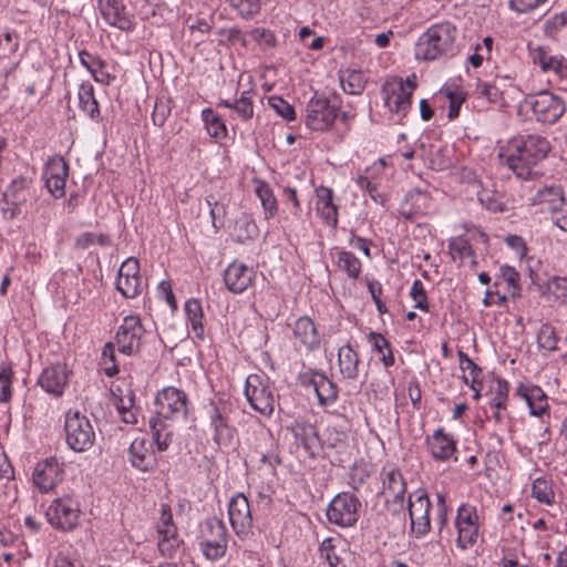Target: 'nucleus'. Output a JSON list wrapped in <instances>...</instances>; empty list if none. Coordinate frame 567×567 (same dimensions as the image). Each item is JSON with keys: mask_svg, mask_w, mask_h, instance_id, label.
<instances>
[{"mask_svg": "<svg viewBox=\"0 0 567 567\" xmlns=\"http://www.w3.org/2000/svg\"><path fill=\"white\" fill-rule=\"evenodd\" d=\"M550 151L549 142L537 134L519 135L507 142L499 150V158L514 174L527 179L533 168L544 159Z\"/></svg>", "mask_w": 567, "mask_h": 567, "instance_id": "nucleus-1", "label": "nucleus"}, {"mask_svg": "<svg viewBox=\"0 0 567 567\" xmlns=\"http://www.w3.org/2000/svg\"><path fill=\"white\" fill-rule=\"evenodd\" d=\"M457 28L452 22L444 21L431 25L416 42V59L434 61L453 56L457 52Z\"/></svg>", "mask_w": 567, "mask_h": 567, "instance_id": "nucleus-2", "label": "nucleus"}, {"mask_svg": "<svg viewBox=\"0 0 567 567\" xmlns=\"http://www.w3.org/2000/svg\"><path fill=\"white\" fill-rule=\"evenodd\" d=\"M68 446L78 453L89 451L95 441V432L90 420L79 411H68L64 420Z\"/></svg>", "mask_w": 567, "mask_h": 567, "instance_id": "nucleus-3", "label": "nucleus"}, {"mask_svg": "<svg viewBox=\"0 0 567 567\" xmlns=\"http://www.w3.org/2000/svg\"><path fill=\"white\" fill-rule=\"evenodd\" d=\"M245 396L250 406L264 416H270L275 410L276 395L268 378L250 374L246 379Z\"/></svg>", "mask_w": 567, "mask_h": 567, "instance_id": "nucleus-4", "label": "nucleus"}, {"mask_svg": "<svg viewBox=\"0 0 567 567\" xmlns=\"http://www.w3.org/2000/svg\"><path fill=\"white\" fill-rule=\"evenodd\" d=\"M200 549L209 560L221 558L228 547L225 523L217 517L207 518L202 526Z\"/></svg>", "mask_w": 567, "mask_h": 567, "instance_id": "nucleus-5", "label": "nucleus"}, {"mask_svg": "<svg viewBox=\"0 0 567 567\" xmlns=\"http://www.w3.org/2000/svg\"><path fill=\"white\" fill-rule=\"evenodd\" d=\"M233 404L221 396L212 400L208 404V416L214 430L213 440L217 445L228 446L235 435V429L229 424Z\"/></svg>", "mask_w": 567, "mask_h": 567, "instance_id": "nucleus-6", "label": "nucleus"}, {"mask_svg": "<svg viewBox=\"0 0 567 567\" xmlns=\"http://www.w3.org/2000/svg\"><path fill=\"white\" fill-rule=\"evenodd\" d=\"M360 499L349 492H343L332 498L326 514L329 523L340 527H351L360 517Z\"/></svg>", "mask_w": 567, "mask_h": 567, "instance_id": "nucleus-7", "label": "nucleus"}, {"mask_svg": "<svg viewBox=\"0 0 567 567\" xmlns=\"http://www.w3.org/2000/svg\"><path fill=\"white\" fill-rule=\"evenodd\" d=\"M156 413L155 420H185L188 413L187 394L175 386H167L155 396Z\"/></svg>", "mask_w": 567, "mask_h": 567, "instance_id": "nucleus-8", "label": "nucleus"}, {"mask_svg": "<svg viewBox=\"0 0 567 567\" xmlns=\"http://www.w3.org/2000/svg\"><path fill=\"white\" fill-rule=\"evenodd\" d=\"M48 522L61 530H72L79 524L80 504L70 495L55 498L48 507Z\"/></svg>", "mask_w": 567, "mask_h": 567, "instance_id": "nucleus-9", "label": "nucleus"}, {"mask_svg": "<svg viewBox=\"0 0 567 567\" xmlns=\"http://www.w3.org/2000/svg\"><path fill=\"white\" fill-rule=\"evenodd\" d=\"M415 87L414 78H408L405 82L400 78L388 80L382 89L385 105L391 112L405 115L411 107Z\"/></svg>", "mask_w": 567, "mask_h": 567, "instance_id": "nucleus-10", "label": "nucleus"}, {"mask_svg": "<svg viewBox=\"0 0 567 567\" xmlns=\"http://www.w3.org/2000/svg\"><path fill=\"white\" fill-rule=\"evenodd\" d=\"M305 123L312 131L329 128L338 116V106L324 96L315 95L307 104Z\"/></svg>", "mask_w": 567, "mask_h": 567, "instance_id": "nucleus-11", "label": "nucleus"}, {"mask_svg": "<svg viewBox=\"0 0 567 567\" xmlns=\"http://www.w3.org/2000/svg\"><path fill=\"white\" fill-rule=\"evenodd\" d=\"M526 103L530 106L536 120L542 123L554 124L566 110L564 101L547 91L529 96Z\"/></svg>", "mask_w": 567, "mask_h": 567, "instance_id": "nucleus-12", "label": "nucleus"}, {"mask_svg": "<svg viewBox=\"0 0 567 567\" xmlns=\"http://www.w3.org/2000/svg\"><path fill=\"white\" fill-rule=\"evenodd\" d=\"M455 526L457 528V546L462 549L472 547L478 537L480 518L475 506L462 504L457 508Z\"/></svg>", "mask_w": 567, "mask_h": 567, "instance_id": "nucleus-13", "label": "nucleus"}, {"mask_svg": "<svg viewBox=\"0 0 567 567\" xmlns=\"http://www.w3.org/2000/svg\"><path fill=\"white\" fill-rule=\"evenodd\" d=\"M145 329L137 316H127L120 326L116 333V344L118 351L126 355L137 353L142 346Z\"/></svg>", "mask_w": 567, "mask_h": 567, "instance_id": "nucleus-14", "label": "nucleus"}, {"mask_svg": "<svg viewBox=\"0 0 567 567\" xmlns=\"http://www.w3.org/2000/svg\"><path fill=\"white\" fill-rule=\"evenodd\" d=\"M409 516L411 520L412 533L416 537H422L430 532V509L431 502L424 491H416L410 494L408 502Z\"/></svg>", "mask_w": 567, "mask_h": 567, "instance_id": "nucleus-15", "label": "nucleus"}, {"mask_svg": "<svg viewBox=\"0 0 567 567\" xmlns=\"http://www.w3.org/2000/svg\"><path fill=\"white\" fill-rule=\"evenodd\" d=\"M382 482V496L386 503L392 502L401 509L403 508L406 482L401 471L393 466H384L380 473Z\"/></svg>", "mask_w": 567, "mask_h": 567, "instance_id": "nucleus-16", "label": "nucleus"}, {"mask_svg": "<svg viewBox=\"0 0 567 567\" xmlns=\"http://www.w3.org/2000/svg\"><path fill=\"white\" fill-rule=\"evenodd\" d=\"M228 516L235 534L244 538L252 528V516L247 497L243 493L231 497L228 504Z\"/></svg>", "mask_w": 567, "mask_h": 567, "instance_id": "nucleus-17", "label": "nucleus"}, {"mask_svg": "<svg viewBox=\"0 0 567 567\" xmlns=\"http://www.w3.org/2000/svg\"><path fill=\"white\" fill-rule=\"evenodd\" d=\"M97 7L110 25L124 32L135 29L134 17L127 11L123 0H97Z\"/></svg>", "mask_w": 567, "mask_h": 567, "instance_id": "nucleus-18", "label": "nucleus"}, {"mask_svg": "<svg viewBox=\"0 0 567 567\" xmlns=\"http://www.w3.org/2000/svg\"><path fill=\"white\" fill-rule=\"evenodd\" d=\"M69 176L68 163L61 156L48 161L43 177L49 193L54 198H61L65 194V183Z\"/></svg>", "mask_w": 567, "mask_h": 567, "instance_id": "nucleus-19", "label": "nucleus"}, {"mask_svg": "<svg viewBox=\"0 0 567 567\" xmlns=\"http://www.w3.org/2000/svg\"><path fill=\"white\" fill-rule=\"evenodd\" d=\"M32 480L41 492H49L62 482L63 470L56 458H45L35 465Z\"/></svg>", "mask_w": 567, "mask_h": 567, "instance_id": "nucleus-20", "label": "nucleus"}, {"mask_svg": "<svg viewBox=\"0 0 567 567\" xmlns=\"http://www.w3.org/2000/svg\"><path fill=\"white\" fill-rule=\"evenodd\" d=\"M301 383L311 385L321 406L333 404L338 399V386L321 372H306L301 375Z\"/></svg>", "mask_w": 567, "mask_h": 567, "instance_id": "nucleus-21", "label": "nucleus"}, {"mask_svg": "<svg viewBox=\"0 0 567 567\" xmlns=\"http://www.w3.org/2000/svg\"><path fill=\"white\" fill-rule=\"evenodd\" d=\"M530 204L538 207L540 212L549 213L553 216L566 206L563 187L559 185H551L539 188L530 198Z\"/></svg>", "mask_w": 567, "mask_h": 567, "instance_id": "nucleus-22", "label": "nucleus"}, {"mask_svg": "<svg viewBox=\"0 0 567 567\" xmlns=\"http://www.w3.org/2000/svg\"><path fill=\"white\" fill-rule=\"evenodd\" d=\"M128 461L141 472H152L157 465L151 444L144 437H136L132 441L128 447Z\"/></svg>", "mask_w": 567, "mask_h": 567, "instance_id": "nucleus-23", "label": "nucleus"}, {"mask_svg": "<svg viewBox=\"0 0 567 567\" xmlns=\"http://www.w3.org/2000/svg\"><path fill=\"white\" fill-rule=\"evenodd\" d=\"M69 379V370L63 363H55L45 368L39 380V385L48 393L60 396L62 395Z\"/></svg>", "mask_w": 567, "mask_h": 567, "instance_id": "nucleus-24", "label": "nucleus"}, {"mask_svg": "<svg viewBox=\"0 0 567 567\" xmlns=\"http://www.w3.org/2000/svg\"><path fill=\"white\" fill-rule=\"evenodd\" d=\"M256 272L244 264L231 262L224 271V281L227 289L234 293H241L254 282Z\"/></svg>", "mask_w": 567, "mask_h": 567, "instance_id": "nucleus-25", "label": "nucleus"}, {"mask_svg": "<svg viewBox=\"0 0 567 567\" xmlns=\"http://www.w3.org/2000/svg\"><path fill=\"white\" fill-rule=\"evenodd\" d=\"M32 179L27 176H19L11 181L6 192L3 200L13 207L12 216L16 215L20 207L25 205L31 197Z\"/></svg>", "mask_w": 567, "mask_h": 567, "instance_id": "nucleus-26", "label": "nucleus"}, {"mask_svg": "<svg viewBox=\"0 0 567 567\" xmlns=\"http://www.w3.org/2000/svg\"><path fill=\"white\" fill-rule=\"evenodd\" d=\"M515 395L524 399L529 408L530 414L542 416L548 411L547 395L544 390L534 384H519Z\"/></svg>", "mask_w": 567, "mask_h": 567, "instance_id": "nucleus-27", "label": "nucleus"}, {"mask_svg": "<svg viewBox=\"0 0 567 567\" xmlns=\"http://www.w3.org/2000/svg\"><path fill=\"white\" fill-rule=\"evenodd\" d=\"M316 210L328 226L337 228L338 206L333 203V190L331 188L319 186L316 189Z\"/></svg>", "mask_w": 567, "mask_h": 567, "instance_id": "nucleus-28", "label": "nucleus"}, {"mask_svg": "<svg viewBox=\"0 0 567 567\" xmlns=\"http://www.w3.org/2000/svg\"><path fill=\"white\" fill-rule=\"evenodd\" d=\"M293 338L300 347L307 351L317 349L320 344V334L315 322L307 316L296 320L293 326Z\"/></svg>", "mask_w": 567, "mask_h": 567, "instance_id": "nucleus-29", "label": "nucleus"}, {"mask_svg": "<svg viewBox=\"0 0 567 567\" xmlns=\"http://www.w3.org/2000/svg\"><path fill=\"white\" fill-rule=\"evenodd\" d=\"M427 446L433 458L437 461H450L456 453V442L452 435L439 429L427 439Z\"/></svg>", "mask_w": 567, "mask_h": 567, "instance_id": "nucleus-30", "label": "nucleus"}, {"mask_svg": "<svg viewBox=\"0 0 567 567\" xmlns=\"http://www.w3.org/2000/svg\"><path fill=\"white\" fill-rule=\"evenodd\" d=\"M534 61L543 71L553 72L559 80L567 81V60L565 58L551 55L544 48H538L534 53Z\"/></svg>", "mask_w": 567, "mask_h": 567, "instance_id": "nucleus-31", "label": "nucleus"}, {"mask_svg": "<svg viewBox=\"0 0 567 567\" xmlns=\"http://www.w3.org/2000/svg\"><path fill=\"white\" fill-rule=\"evenodd\" d=\"M338 364L343 378L355 380L359 377V354L349 344L342 346L338 351Z\"/></svg>", "mask_w": 567, "mask_h": 567, "instance_id": "nucleus-32", "label": "nucleus"}, {"mask_svg": "<svg viewBox=\"0 0 567 567\" xmlns=\"http://www.w3.org/2000/svg\"><path fill=\"white\" fill-rule=\"evenodd\" d=\"M339 80L343 91L352 95L361 94L367 84L365 75L359 70L347 69L340 71Z\"/></svg>", "mask_w": 567, "mask_h": 567, "instance_id": "nucleus-33", "label": "nucleus"}, {"mask_svg": "<svg viewBox=\"0 0 567 567\" xmlns=\"http://www.w3.org/2000/svg\"><path fill=\"white\" fill-rule=\"evenodd\" d=\"M79 105L80 109L92 120L100 117L97 101L94 96V87L90 82H83L79 87Z\"/></svg>", "mask_w": 567, "mask_h": 567, "instance_id": "nucleus-34", "label": "nucleus"}, {"mask_svg": "<svg viewBox=\"0 0 567 567\" xmlns=\"http://www.w3.org/2000/svg\"><path fill=\"white\" fill-rule=\"evenodd\" d=\"M157 532L162 536V540H159L158 547L162 551H164L168 542L176 536V527L173 523L172 511L167 504H163L161 507V518Z\"/></svg>", "mask_w": 567, "mask_h": 567, "instance_id": "nucleus-35", "label": "nucleus"}, {"mask_svg": "<svg viewBox=\"0 0 567 567\" xmlns=\"http://www.w3.org/2000/svg\"><path fill=\"white\" fill-rule=\"evenodd\" d=\"M255 193L264 208L265 218H274L278 212V203L271 187L265 182L257 181Z\"/></svg>", "mask_w": 567, "mask_h": 567, "instance_id": "nucleus-36", "label": "nucleus"}, {"mask_svg": "<svg viewBox=\"0 0 567 567\" xmlns=\"http://www.w3.org/2000/svg\"><path fill=\"white\" fill-rule=\"evenodd\" d=\"M368 340L372 346L374 352L380 355V360L385 368L394 364V355L389 340L381 333L371 331L368 334Z\"/></svg>", "mask_w": 567, "mask_h": 567, "instance_id": "nucleus-37", "label": "nucleus"}, {"mask_svg": "<svg viewBox=\"0 0 567 567\" xmlns=\"http://www.w3.org/2000/svg\"><path fill=\"white\" fill-rule=\"evenodd\" d=\"M185 312L192 330L199 339L204 337V312L202 303L197 299H189L185 303Z\"/></svg>", "mask_w": 567, "mask_h": 567, "instance_id": "nucleus-38", "label": "nucleus"}, {"mask_svg": "<svg viewBox=\"0 0 567 567\" xmlns=\"http://www.w3.org/2000/svg\"><path fill=\"white\" fill-rule=\"evenodd\" d=\"M202 117L212 137L223 138L226 136L227 128L225 123L212 109L203 110Z\"/></svg>", "mask_w": 567, "mask_h": 567, "instance_id": "nucleus-39", "label": "nucleus"}, {"mask_svg": "<svg viewBox=\"0 0 567 567\" xmlns=\"http://www.w3.org/2000/svg\"><path fill=\"white\" fill-rule=\"evenodd\" d=\"M338 267L346 271L352 279H357L361 271V262L358 257L351 251H339L338 252Z\"/></svg>", "mask_w": 567, "mask_h": 567, "instance_id": "nucleus-40", "label": "nucleus"}, {"mask_svg": "<svg viewBox=\"0 0 567 567\" xmlns=\"http://www.w3.org/2000/svg\"><path fill=\"white\" fill-rule=\"evenodd\" d=\"M449 254L454 261L463 264L467 257H473L474 251L467 239L463 237L454 238L449 244Z\"/></svg>", "mask_w": 567, "mask_h": 567, "instance_id": "nucleus-41", "label": "nucleus"}, {"mask_svg": "<svg viewBox=\"0 0 567 567\" xmlns=\"http://www.w3.org/2000/svg\"><path fill=\"white\" fill-rule=\"evenodd\" d=\"M150 426L157 450L159 452L166 451L171 443L172 433L166 431L165 422L162 420H151Z\"/></svg>", "mask_w": 567, "mask_h": 567, "instance_id": "nucleus-42", "label": "nucleus"}, {"mask_svg": "<svg viewBox=\"0 0 567 567\" xmlns=\"http://www.w3.org/2000/svg\"><path fill=\"white\" fill-rule=\"evenodd\" d=\"M116 289L125 298H135L142 289L141 277H117Z\"/></svg>", "mask_w": 567, "mask_h": 567, "instance_id": "nucleus-43", "label": "nucleus"}, {"mask_svg": "<svg viewBox=\"0 0 567 567\" xmlns=\"http://www.w3.org/2000/svg\"><path fill=\"white\" fill-rule=\"evenodd\" d=\"M547 290L559 305L567 307V277H553L547 284Z\"/></svg>", "mask_w": 567, "mask_h": 567, "instance_id": "nucleus-44", "label": "nucleus"}, {"mask_svg": "<svg viewBox=\"0 0 567 567\" xmlns=\"http://www.w3.org/2000/svg\"><path fill=\"white\" fill-rule=\"evenodd\" d=\"M537 343L544 350L555 351L558 343L555 328L550 324H543L537 333Z\"/></svg>", "mask_w": 567, "mask_h": 567, "instance_id": "nucleus-45", "label": "nucleus"}, {"mask_svg": "<svg viewBox=\"0 0 567 567\" xmlns=\"http://www.w3.org/2000/svg\"><path fill=\"white\" fill-rule=\"evenodd\" d=\"M93 245L102 247L111 245L110 236L104 234L83 233L75 240V246L80 249H86Z\"/></svg>", "mask_w": 567, "mask_h": 567, "instance_id": "nucleus-46", "label": "nucleus"}, {"mask_svg": "<svg viewBox=\"0 0 567 567\" xmlns=\"http://www.w3.org/2000/svg\"><path fill=\"white\" fill-rule=\"evenodd\" d=\"M101 365L104 373L112 378L118 373V367L115 362V350L112 342H107L102 351Z\"/></svg>", "mask_w": 567, "mask_h": 567, "instance_id": "nucleus-47", "label": "nucleus"}, {"mask_svg": "<svg viewBox=\"0 0 567 567\" xmlns=\"http://www.w3.org/2000/svg\"><path fill=\"white\" fill-rule=\"evenodd\" d=\"M532 495L538 502L551 504L554 502V492L546 480L536 478L533 483Z\"/></svg>", "mask_w": 567, "mask_h": 567, "instance_id": "nucleus-48", "label": "nucleus"}, {"mask_svg": "<svg viewBox=\"0 0 567 567\" xmlns=\"http://www.w3.org/2000/svg\"><path fill=\"white\" fill-rule=\"evenodd\" d=\"M269 106L275 110V112L285 118L286 121L296 120V112L292 105H290L282 97L272 95L268 99Z\"/></svg>", "mask_w": 567, "mask_h": 567, "instance_id": "nucleus-49", "label": "nucleus"}, {"mask_svg": "<svg viewBox=\"0 0 567 567\" xmlns=\"http://www.w3.org/2000/svg\"><path fill=\"white\" fill-rule=\"evenodd\" d=\"M12 377L13 372L10 367L2 365L0 368V402L7 403L12 396Z\"/></svg>", "mask_w": 567, "mask_h": 567, "instance_id": "nucleus-50", "label": "nucleus"}, {"mask_svg": "<svg viewBox=\"0 0 567 567\" xmlns=\"http://www.w3.org/2000/svg\"><path fill=\"white\" fill-rule=\"evenodd\" d=\"M234 110L244 121L252 117L254 105L250 91H244L240 97L234 101Z\"/></svg>", "mask_w": 567, "mask_h": 567, "instance_id": "nucleus-51", "label": "nucleus"}, {"mask_svg": "<svg viewBox=\"0 0 567 567\" xmlns=\"http://www.w3.org/2000/svg\"><path fill=\"white\" fill-rule=\"evenodd\" d=\"M501 277L509 286V293L513 298L520 296L519 274L515 268L504 265L499 269Z\"/></svg>", "mask_w": 567, "mask_h": 567, "instance_id": "nucleus-52", "label": "nucleus"}, {"mask_svg": "<svg viewBox=\"0 0 567 567\" xmlns=\"http://www.w3.org/2000/svg\"><path fill=\"white\" fill-rule=\"evenodd\" d=\"M206 202L210 208L209 214L212 217L213 226L215 228L223 226L224 217L226 215L224 203L219 202L215 195H208L206 197Z\"/></svg>", "mask_w": 567, "mask_h": 567, "instance_id": "nucleus-53", "label": "nucleus"}, {"mask_svg": "<svg viewBox=\"0 0 567 567\" xmlns=\"http://www.w3.org/2000/svg\"><path fill=\"white\" fill-rule=\"evenodd\" d=\"M243 18H250L259 12L260 0H228Z\"/></svg>", "mask_w": 567, "mask_h": 567, "instance_id": "nucleus-54", "label": "nucleus"}, {"mask_svg": "<svg viewBox=\"0 0 567 567\" xmlns=\"http://www.w3.org/2000/svg\"><path fill=\"white\" fill-rule=\"evenodd\" d=\"M411 298L415 301L414 308L429 311V302L424 286L420 279H415L410 290Z\"/></svg>", "mask_w": 567, "mask_h": 567, "instance_id": "nucleus-55", "label": "nucleus"}, {"mask_svg": "<svg viewBox=\"0 0 567 567\" xmlns=\"http://www.w3.org/2000/svg\"><path fill=\"white\" fill-rule=\"evenodd\" d=\"M249 35L264 49H272L276 47L277 40L275 34L265 28H255Z\"/></svg>", "mask_w": 567, "mask_h": 567, "instance_id": "nucleus-56", "label": "nucleus"}, {"mask_svg": "<svg viewBox=\"0 0 567 567\" xmlns=\"http://www.w3.org/2000/svg\"><path fill=\"white\" fill-rule=\"evenodd\" d=\"M218 34L220 35V44L228 43L234 45L238 43L244 48L247 47L245 34L238 28L220 29Z\"/></svg>", "mask_w": 567, "mask_h": 567, "instance_id": "nucleus-57", "label": "nucleus"}, {"mask_svg": "<svg viewBox=\"0 0 567 567\" xmlns=\"http://www.w3.org/2000/svg\"><path fill=\"white\" fill-rule=\"evenodd\" d=\"M168 100H157L152 113L153 123L156 126H163L171 114V105Z\"/></svg>", "mask_w": 567, "mask_h": 567, "instance_id": "nucleus-58", "label": "nucleus"}, {"mask_svg": "<svg viewBox=\"0 0 567 567\" xmlns=\"http://www.w3.org/2000/svg\"><path fill=\"white\" fill-rule=\"evenodd\" d=\"M79 58L81 64L91 73L93 74L99 70V68H106V62L102 60L101 58L91 54L86 50H81L79 52Z\"/></svg>", "mask_w": 567, "mask_h": 567, "instance_id": "nucleus-59", "label": "nucleus"}, {"mask_svg": "<svg viewBox=\"0 0 567 567\" xmlns=\"http://www.w3.org/2000/svg\"><path fill=\"white\" fill-rule=\"evenodd\" d=\"M446 97L450 101V107H449L447 116H449L450 120H453V118L458 116L460 107L463 104V102L465 101L466 94L463 91H461V90L447 91L446 92Z\"/></svg>", "mask_w": 567, "mask_h": 567, "instance_id": "nucleus-60", "label": "nucleus"}, {"mask_svg": "<svg viewBox=\"0 0 567 567\" xmlns=\"http://www.w3.org/2000/svg\"><path fill=\"white\" fill-rule=\"evenodd\" d=\"M476 94L480 97H485L491 103H497L501 100V91L495 85L487 82L477 83Z\"/></svg>", "mask_w": 567, "mask_h": 567, "instance_id": "nucleus-61", "label": "nucleus"}, {"mask_svg": "<svg viewBox=\"0 0 567 567\" xmlns=\"http://www.w3.org/2000/svg\"><path fill=\"white\" fill-rule=\"evenodd\" d=\"M463 372L470 371V378L463 374V381L470 385L471 389H475V384L481 385L482 381V369L472 360L466 365H463Z\"/></svg>", "mask_w": 567, "mask_h": 567, "instance_id": "nucleus-62", "label": "nucleus"}, {"mask_svg": "<svg viewBox=\"0 0 567 567\" xmlns=\"http://www.w3.org/2000/svg\"><path fill=\"white\" fill-rule=\"evenodd\" d=\"M508 398V383L504 380H499L497 382V386L494 392V398L491 402L492 406L497 410H503L506 408V402Z\"/></svg>", "mask_w": 567, "mask_h": 567, "instance_id": "nucleus-63", "label": "nucleus"}, {"mask_svg": "<svg viewBox=\"0 0 567 567\" xmlns=\"http://www.w3.org/2000/svg\"><path fill=\"white\" fill-rule=\"evenodd\" d=\"M565 25H567V10L548 19L545 23V32L547 35L554 37Z\"/></svg>", "mask_w": 567, "mask_h": 567, "instance_id": "nucleus-64", "label": "nucleus"}]
</instances>
